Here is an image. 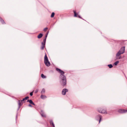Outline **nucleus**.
Here are the masks:
<instances>
[{"mask_svg":"<svg viewBox=\"0 0 127 127\" xmlns=\"http://www.w3.org/2000/svg\"><path fill=\"white\" fill-rule=\"evenodd\" d=\"M56 70L61 74L60 76L61 79V83L62 85L64 86L66 85V79L65 76L64 75V72L60 69L56 68Z\"/></svg>","mask_w":127,"mask_h":127,"instance_id":"nucleus-1","label":"nucleus"},{"mask_svg":"<svg viewBox=\"0 0 127 127\" xmlns=\"http://www.w3.org/2000/svg\"><path fill=\"white\" fill-rule=\"evenodd\" d=\"M44 63L47 66H49L50 65V63L48 59L46 54L45 55L44 60Z\"/></svg>","mask_w":127,"mask_h":127,"instance_id":"nucleus-2","label":"nucleus"},{"mask_svg":"<svg viewBox=\"0 0 127 127\" xmlns=\"http://www.w3.org/2000/svg\"><path fill=\"white\" fill-rule=\"evenodd\" d=\"M125 50V47L124 46L122 47L119 51L116 54V56L117 57L119 56L120 55L122 54L123 53Z\"/></svg>","mask_w":127,"mask_h":127,"instance_id":"nucleus-3","label":"nucleus"},{"mask_svg":"<svg viewBox=\"0 0 127 127\" xmlns=\"http://www.w3.org/2000/svg\"><path fill=\"white\" fill-rule=\"evenodd\" d=\"M46 42V39H44L43 40V42L41 43V49L42 50L45 47V45Z\"/></svg>","mask_w":127,"mask_h":127,"instance_id":"nucleus-4","label":"nucleus"},{"mask_svg":"<svg viewBox=\"0 0 127 127\" xmlns=\"http://www.w3.org/2000/svg\"><path fill=\"white\" fill-rule=\"evenodd\" d=\"M98 111L100 113L103 114H106L107 113V112L106 111V110L105 109H99L98 110Z\"/></svg>","mask_w":127,"mask_h":127,"instance_id":"nucleus-5","label":"nucleus"},{"mask_svg":"<svg viewBox=\"0 0 127 127\" xmlns=\"http://www.w3.org/2000/svg\"><path fill=\"white\" fill-rule=\"evenodd\" d=\"M118 112L121 113H125L127 112V110L120 109L118 110Z\"/></svg>","mask_w":127,"mask_h":127,"instance_id":"nucleus-6","label":"nucleus"},{"mask_svg":"<svg viewBox=\"0 0 127 127\" xmlns=\"http://www.w3.org/2000/svg\"><path fill=\"white\" fill-rule=\"evenodd\" d=\"M68 91V90L66 89H63L62 91V94L63 95H65L66 92Z\"/></svg>","mask_w":127,"mask_h":127,"instance_id":"nucleus-7","label":"nucleus"},{"mask_svg":"<svg viewBox=\"0 0 127 127\" xmlns=\"http://www.w3.org/2000/svg\"><path fill=\"white\" fill-rule=\"evenodd\" d=\"M19 108H20V106L22 105L23 104V101L22 100H19L18 102Z\"/></svg>","mask_w":127,"mask_h":127,"instance_id":"nucleus-8","label":"nucleus"},{"mask_svg":"<svg viewBox=\"0 0 127 127\" xmlns=\"http://www.w3.org/2000/svg\"><path fill=\"white\" fill-rule=\"evenodd\" d=\"M40 113L41 115L42 116V117H46V115L44 114L43 111L42 110H41Z\"/></svg>","mask_w":127,"mask_h":127,"instance_id":"nucleus-9","label":"nucleus"},{"mask_svg":"<svg viewBox=\"0 0 127 127\" xmlns=\"http://www.w3.org/2000/svg\"><path fill=\"white\" fill-rule=\"evenodd\" d=\"M73 12L74 14V16L75 17H78L80 18H81L79 15L77 14L76 11H75L74 10Z\"/></svg>","mask_w":127,"mask_h":127,"instance_id":"nucleus-10","label":"nucleus"},{"mask_svg":"<svg viewBox=\"0 0 127 127\" xmlns=\"http://www.w3.org/2000/svg\"><path fill=\"white\" fill-rule=\"evenodd\" d=\"M50 124L53 127H55L54 124L52 120H51L50 121Z\"/></svg>","mask_w":127,"mask_h":127,"instance_id":"nucleus-11","label":"nucleus"},{"mask_svg":"<svg viewBox=\"0 0 127 127\" xmlns=\"http://www.w3.org/2000/svg\"><path fill=\"white\" fill-rule=\"evenodd\" d=\"M50 124L53 127H55L54 124L52 120H51L50 121Z\"/></svg>","mask_w":127,"mask_h":127,"instance_id":"nucleus-12","label":"nucleus"},{"mask_svg":"<svg viewBox=\"0 0 127 127\" xmlns=\"http://www.w3.org/2000/svg\"><path fill=\"white\" fill-rule=\"evenodd\" d=\"M27 102H29V103L31 104H32L33 105H35V104L31 100H28Z\"/></svg>","mask_w":127,"mask_h":127,"instance_id":"nucleus-13","label":"nucleus"},{"mask_svg":"<svg viewBox=\"0 0 127 127\" xmlns=\"http://www.w3.org/2000/svg\"><path fill=\"white\" fill-rule=\"evenodd\" d=\"M0 21L2 24H5V22L4 20H3L0 17Z\"/></svg>","mask_w":127,"mask_h":127,"instance_id":"nucleus-14","label":"nucleus"},{"mask_svg":"<svg viewBox=\"0 0 127 127\" xmlns=\"http://www.w3.org/2000/svg\"><path fill=\"white\" fill-rule=\"evenodd\" d=\"M29 97L28 96H27L25 98L23 99L22 100V101H23L24 102H25L24 101L26 100H27V99L29 98Z\"/></svg>","mask_w":127,"mask_h":127,"instance_id":"nucleus-15","label":"nucleus"},{"mask_svg":"<svg viewBox=\"0 0 127 127\" xmlns=\"http://www.w3.org/2000/svg\"><path fill=\"white\" fill-rule=\"evenodd\" d=\"M98 117H99V123L100 122L101 120L102 117V116L100 115H98Z\"/></svg>","mask_w":127,"mask_h":127,"instance_id":"nucleus-16","label":"nucleus"},{"mask_svg":"<svg viewBox=\"0 0 127 127\" xmlns=\"http://www.w3.org/2000/svg\"><path fill=\"white\" fill-rule=\"evenodd\" d=\"M40 97L41 98L44 99L46 98V96L44 95H41Z\"/></svg>","mask_w":127,"mask_h":127,"instance_id":"nucleus-17","label":"nucleus"},{"mask_svg":"<svg viewBox=\"0 0 127 127\" xmlns=\"http://www.w3.org/2000/svg\"><path fill=\"white\" fill-rule=\"evenodd\" d=\"M43 34H42L40 33L37 36V37L38 38H40L42 36Z\"/></svg>","mask_w":127,"mask_h":127,"instance_id":"nucleus-18","label":"nucleus"},{"mask_svg":"<svg viewBox=\"0 0 127 127\" xmlns=\"http://www.w3.org/2000/svg\"><path fill=\"white\" fill-rule=\"evenodd\" d=\"M45 89H43L41 92V94H44V93H45Z\"/></svg>","mask_w":127,"mask_h":127,"instance_id":"nucleus-19","label":"nucleus"},{"mask_svg":"<svg viewBox=\"0 0 127 127\" xmlns=\"http://www.w3.org/2000/svg\"><path fill=\"white\" fill-rule=\"evenodd\" d=\"M41 77L43 78H46V76H45L43 74H41Z\"/></svg>","mask_w":127,"mask_h":127,"instance_id":"nucleus-20","label":"nucleus"},{"mask_svg":"<svg viewBox=\"0 0 127 127\" xmlns=\"http://www.w3.org/2000/svg\"><path fill=\"white\" fill-rule=\"evenodd\" d=\"M55 15V13L54 12H52L51 15V17L53 18L54 17Z\"/></svg>","mask_w":127,"mask_h":127,"instance_id":"nucleus-21","label":"nucleus"},{"mask_svg":"<svg viewBox=\"0 0 127 127\" xmlns=\"http://www.w3.org/2000/svg\"><path fill=\"white\" fill-rule=\"evenodd\" d=\"M108 66L109 67V68H111L113 67V65L111 64L108 65Z\"/></svg>","mask_w":127,"mask_h":127,"instance_id":"nucleus-22","label":"nucleus"},{"mask_svg":"<svg viewBox=\"0 0 127 127\" xmlns=\"http://www.w3.org/2000/svg\"><path fill=\"white\" fill-rule=\"evenodd\" d=\"M38 91V89H36L34 91V93H37Z\"/></svg>","mask_w":127,"mask_h":127,"instance_id":"nucleus-23","label":"nucleus"},{"mask_svg":"<svg viewBox=\"0 0 127 127\" xmlns=\"http://www.w3.org/2000/svg\"><path fill=\"white\" fill-rule=\"evenodd\" d=\"M118 63H119L118 61H117L114 63V64L115 65H117V64Z\"/></svg>","mask_w":127,"mask_h":127,"instance_id":"nucleus-24","label":"nucleus"},{"mask_svg":"<svg viewBox=\"0 0 127 127\" xmlns=\"http://www.w3.org/2000/svg\"><path fill=\"white\" fill-rule=\"evenodd\" d=\"M33 92H31V93H30V95L31 96H32V95H33Z\"/></svg>","mask_w":127,"mask_h":127,"instance_id":"nucleus-25","label":"nucleus"},{"mask_svg":"<svg viewBox=\"0 0 127 127\" xmlns=\"http://www.w3.org/2000/svg\"><path fill=\"white\" fill-rule=\"evenodd\" d=\"M47 29H48V28H46L44 29V31H46V30H47Z\"/></svg>","mask_w":127,"mask_h":127,"instance_id":"nucleus-26","label":"nucleus"},{"mask_svg":"<svg viewBox=\"0 0 127 127\" xmlns=\"http://www.w3.org/2000/svg\"><path fill=\"white\" fill-rule=\"evenodd\" d=\"M48 34V33H46L45 34V39H46V38Z\"/></svg>","mask_w":127,"mask_h":127,"instance_id":"nucleus-27","label":"nucleus"},{"mask_svg":"<svg viewBox=\"0 0 127 127\" xmlns=\"http://www.w3.org/2000/svg\"><path fill=\"white\" fill-rule=\"evenodd\" d=\"M29 106H30V107H32V106L30 104H29Z\"/></svg>","mask_w":127,"mask_h":127,"instance_id":"nucleus-28","label":"nucleus"}]
</instances>
